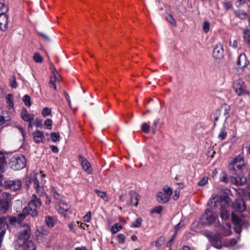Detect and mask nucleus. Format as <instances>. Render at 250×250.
I'll return each mask as SVG.
<instances>
[{
  "mask_svg": "<svg viewBox=\"0 0 250 250\" xmlns=\"http://www.w3.org/2000/svg\"><path fill=\"white\" fill-rule=\"evenodd\" d=\"M18 244L22 248V250H35L34 243L28 239L30 235V229L28 225H24L19 228Z\"/></svg>",
  "mask_w": 250,
  "mask_h": 250,
  "instance_id": "obj_1",
  "label": "nucleus"
},
{
  "mask_svg": "<svg viewBox=\"0 0 250 250\" xmlns=\"http://www.w3.org/2000/svg\"><path fill=\"white\" fill-rule=\"evenodd\" d=\"M32 178L30 179V183L33 184L34 188L36 189V192L40 196L45 195L46 194L44 192L43 188L40 185H43L45 181L43 179L44 175L42 172L39 173H35L33 172L32 174Z\"/></svg>",
  "mask_w": 250,
  "mask_h": 250,
  "instance_id": "obj_2",
  "label": "nucleus"
},
{
  "mask_svg": "<svg viewBox=\"0 0 250 250\" xmlns=\"http://www.w3.org/2000/svg\"><path fill=\"white\" fill-rule=\"evenodd\" d=\"M9 165L14 170H21L25 167L26 159L22 155H16L11 158Z\"/></svg>",
  "mask_w": 250,
  "mask_h": 250,
  "instance_id": "obj_3",
  "label": "nucleus"
},
{
  "mask_svg": "<svg viewBox=\"0 0 250 250\" xmlns=\"http://www.w3.org/2000/svg\"><path fill=\"white\" fill-rule=\"evenodd\" d=\"M229 167L230 170L234 171L236 173L238 174L241 173L245 168V162L243 158L240 156H237L229 165Z\"/></svg>",
  "mask_w": 250,
  "mask_h": 250,
  "instance_id": "obj_4",
  "label": "nucleus"
},
{
  "mask_svg": "<svg viewBox=\"0 0 250 250\" xmlns=\"http://www.w3.org/2000/svg\"><path fill=\"white\" fill-rule=\"evenodd\" d=\"M230 109L229 105L225 104L221 108L216 110L214 113L215 121H218L219 119H221L226 122L229 117Z\"/></svg>",
  "mask_w": 250,
  "mask_h": 250,
  "instance_id": "obj_5",
  "label": "nucleus"
},
{
  "mask_svg": "<svg viewBox=\"0 0 250 250\" xmlns=\"http://www.w3.org/2000/svg\"><path fill=\"white\" fill-rule=\"evenodd\" d=\"M172 192L173 190L171 188L167 186H165L163 188L162 191L158 192L157 196V201L161 203L167 202L170 199Z\"/></svg>",
  "mask_w": 250,
  "mask_h": 250,
  "instance_id": "obj_6",
  "label": "nucleus"
},
{
  "mask_svg": "<svg viewBox=\"0 0 250 250\" xmlns=\"http://www.w3.org/2000/svg\"><path fill=\"white\" fill-rule=\"evenodd\" d=\"M233 88L238 96L250 95L246 88L245 83L242 80H235L233 83Z\"/></svg>",
  "mask_w": 250,
  "mask_h": 250,
  "instance_id": "obj_7",
  "label": "nucleus"
},
{
  "mask_svg": "<svg viewBox=\"0 0 250 250\" xmlns=\"http://www.w3.org/2000/svg\"><path fill=\"white\" fill-rule=\"evenodd\" d=\"M229 197L227 196H221L219 198V202L221 206L220 217L222 219L227 220L229 218V213L227 210V207L229 206Z\"/></svg>",
  "mask_w": 250,
  "mask_h": 250,
  "instance_id": "obj_8",
  "label": "nucleus"
},
{
  "mask_svg": "<svg viewBox=\"0 0 250 250\" xmlns=\"http://www.w3.org/2000/svg\"><path fill=\"white\" fill-rule=\"evenodd\" d=\"M218 215L216 213L207 209L202 216L201 220L203 223L209 225L214 223Z\"/></svg>",
  "mask_w": 250,
  "mask_h": 250,
  "instance_id": "obj_9",
  "label": "nucleus"
},
{
  "mask_svg": "<svg viewBox=\"0 0 250 250\" xmlns=\"http://www.w3.org/2000/svg\"><path fill=\"white\" fill-rule=\"evenodd\" d=\"M70 206L63 202H61L59 205L58 211L59 213L64 218H67L71 214L70 210Z\"/></svg>",
  "mask_w": 250,
  "mask_h": 250,
  "instance_id": "obj_10",
  "label": "nucleus"
},
{
  "mask_svg": "<svg viewBox=\"0 0 250 250\" xmlns=\"http://www.w3.org/2000/svg\"><path fill=\"white\" fill-rule=\"evenodd\" d=\"M5 186L11 190H17L21 188V182L19 180H7L5 182Z\"/></svg>",
  "mask_w": 250,
  "mask_h": 250,
  "instance_id": "obj_11",
  "label": "nucleus"
},
{
  "mask_svg": "<svg viewBox=\"0 0 250 250\" xmlns=\"http://www.w3.org/2000/svg\"><path fill=\"white\" fill-rule=\"evenodd\" d=\"M208 237L212 246L218 249L222 248L221 241L218 234L209 235Z\"/></svg>",
  "mask_w": 250,
  "mask_h": 250,
  "instance_id": "obj_12",
  "label": "nucleus"
},
{
  "mask_svg": "<svg viewBox=\"0 0 250 250\" xmlns=\"http://www.w3.org/2000/svg\"><path fill=\"white\" fill-rule=\"evenodd\" d=\"M79 160L81 162L83 169L88 174H91L92 172V168L89 162L83 157L79 156Z\"/></svg>",
  "mask_w": 250,
  "mask_h": 250,
  "instance_id": "obj_13",
  "label": "nucleus"
},
{
  "mask_svg": "<svg viewBox=\"0 0 250 250\" xmlns=\"http://www.w3.org/2000/svg\"><path fill=\"white\" fill-rule=\"evenodd\" d=\"M224 49L223 45L221 43H217L214 48L213 55L214 58L218 59L223 57Z\"/></svg>",
  "mask_w": 250,
  "mask_h": 250,
  "instance_id": "obj_14",
  "label": "nucleus"
},
{
  "mask_svg": "<svg viewBox=\"0 0 250 250\" xmlns=\"http://www.w3.org/2000/svg\"><path fill=\"white\" fill-rule=\"evenodd\" d=\"M33 138L36 143H43L45 141V136L43 132L42 131L37 130L32 133Z\"/></svg>",
  "mask_w": 250,
  "mask_h": 250,
  "instance_id": "obj_15",
  "label": "nucleus"
},
{
  "mask_svg": "<svg viewBox=\"0 0 250 250\" xmlns=\"http://www.w3.org/2000/svg\"><path fill=\"white\" fill-rule=\"evenodd\" d=\"M234 209L239 212H242L246 209V205L244 201L242 199H238L235 201L233 204Z\"/></svg>",
  "mask_w": 250,
  "mask_h": 250,
  "instance_id": "obj_16",
  "label": "nucleus"
},
{
  "mask_svg": "<svg viewBox=\"0 0 250 250\" xmlns=\"http://www.w3.org/2000/svg\"><path fill=\"white\" fill-rule=\"evenodd\" d=\"M5 13L0 14V29L3 31L5 30L8 26V16Z\"/></svg>",
  "mask_w": 250,
  "mask_h": 250,
  "instance_id": "obj_17",
  "label": "nucleus"
},
{
  "mask_svg": "<svg viewBox=\"0 0 250 250\" xmlns=\"http://www.w3.org/2000/svg\"><path fill=\"white\" fill-rule=\"evenodd\" d=\"M21 117L24 121L26 122H31L34 118V115L32 114H28L24 107L21 110Z\"/></svg>",
  "mask_w": 250,
  "mask_h": 250,
  "instance_id": "obj_18",
  "label": "nucleus"
},
{
  "mask_svg": "<svg viewBox=\"0 0 250 250\" xmlns=\"http://www.w3.org/2000/svg\"><path fill=\"white\" fill-rule=\"evenodd\" d=\"M232 182L238 186H241L244 185L247 182V179L246 177L243 176H236L231 177Z\"/></svg>",
  "mask_w": 250,
  "mask_h": 250,
  "instance_id": "obj_19",
  "label": "nucleus"
},
{
  "mask_svg": "<svg viewBox=\"0 0 250 250\" xmlns=\"http://www.w3.org/2000/svg\"><path fill=\"white\" fill-rule=\"evenodd\" d=\"M231 219L235 226L242 227L244 224V221L234 213L231 214Z\"/></svg>",
  "mask_w": 250,
  "mask_h": 250,
  "instance_id": "obj_20",
  "label": "nucleus"
},
{
  "mask_svg": "<svg viewBox=\"0 0 250 250\" xmlns=\"http://www.w3.org/2000/svg\"><path fill=\"white\" fill-rule=\"evenodd\" d=\"M130 195L131 196L130 202L131 204L137 207L138 204V201L140 199V196L134 191H131L130 192Z\"/></svg>",
  "mask_w": 250,
  "mask_h": 250,
  "instance_id": "obj_21",
  "label": "nucleus"
},
{
  "mask_svg": "<svg viewBox=\"0 0 250 250\" xmlns=\"http://www.w3.org/2000/svg\"><path fill=\"white\" fill-rule=\"evenodd\" d=\"M11 195L8 192H4L1 194V199L0 200L1 201V203H7V209L9 208V204L11 200Z\"/></svg>",
  "mask_w": 250,
  "mask_h": 250,
  "instance_id": "obj_22",
  "label": "nucleus"
},
{
  "mask_svg": "<svg viewBox=\"0 0 250 250\" xmlns=\"http://www.w3.org/2000/svg\"><path fill=\"white\" fill-rule=\"evenodd\" d=\"M223 234L224 236H229L231 234V225L226 223L223 227Z\"/></svg>",
  "mask_w": 250,
  "mask_h": 250,
  "instance_id": "obj_23",
  "label": "nucleus"
},
{
  "mask_svg": "<svg viewBox=\"0 0 250 250\" xmlns=\"http://www.w3.org/2000/svg\"><path fill=\"white\" fill-rule=\"evenodd\" d=\"M246 64L247 60L246 56L244 54L240 55L237 61V64L240 66H242V67H244L246 65Z\"/></svg>",
  "mask_w": 250,
  "mask_h": 250,
  "instance_id": "obj_24",
  "label": "nucleus"
},
{
  "mask_svg": "<svg viewBox=\"0 0 250 250\" xmlns=\"http://www.w3.org/2000/svg\"><path fill=\"white\" fill-rule=\"evenodd\" d=\"M45 223L48 227L52 228L54 226L56 221L53 217L47 216L45 217Z\"/></svg>",
  "mask_w": 250,
  "mask_h": 250,
  "instance_id": "obj_25",
  "label": "nucleus"
},
{
  "mask_svg": "<svg viewBox=\"0 0 250 250\" xmlns=\"http://www.w3.org/2000/svg\"><path fill=\"white\" fill-rule=\"evenodd\" d=\"M95 191L100 197L103 198L104 201H105L106 202L109 201V199L107 193L105 192L100 191L98 189L95 190Z\"/></svg>",
  "mask_w": 250,
  "mask_h": 250,
  "instance_id": "obj_26",
  "label": "nucleus"
},
{
  "mask_svg": "<svg viewBox=\"0 0 250 250\" xmlns=\"http://www.w3.org/2000/svg\"><path fill=\"white\" fill-rule=\"evenodd\" d=\"M51 68L52 69V71L53 73V75L52 76L55 79H56V81H60L61 80V78L58 73L56 70L54 66L53 65H51Z\"/></svg>",
  "mask_w": 250,
  "mask_h": 250,
  "instance_id": "obj_27",
  "label": "nucleus"
},
{
  "mask_svg": "<svg viewBox=\"0 0 250 250\" xmlns=\"http://www.w3.org/2000/svg\"><path fill=\"white\" fill-rule=\"evenodd\" d=\"M7 103L10 108H12L14 106L13 104V96L11 94H8L6 96Z\"/></svg>",
  "mask_w": 250,
  "mask_h": 250,
  "instance_id": "obj_28",
  "label": "nucleus"
},
{
  "mask_svg": "<svg viewBox=\"0 0 250 250\" xmlns=\"http://www.w3.org/2000/svg\"><path fill=\"white\" fill-rule=\"evenodd\" d=\"M50 138L53 142H56L60 141V136L58 132H51Z\"/></svg>",
  "mask_w": 250,
  "mask_h": 250,
  "instance_id": "obj_29",
  "label": "nucleus"
},
{
  "mask_svg": "<svg viewBox=\"0 0 250 250\" xmlns=\"http://www.w3.org/2000/svg\"><path fill=\"white\" fill-rule=\"evenodd\" d=\"M8 11V7L4 4L3 0H0V14L6 13Z\"/></svg>",
  "mask_w": 250,
  "mask_h": 250,
  "instance_id": "obj_30",
  "label": "nucleus"
},
{
  "mask_svg": "<svg viewBox=\"0 0 250 250\" xmlns=\"http://www.w3.org/2000/svg\"><path fill=\"white\" fill-rule=\"evenodd\" d=\"M142 219L141 218H137L134 221L132 222L131 227L133 228H139L141 226Z\"/></svg>",
  "mask_w": 250,
  "mask_h": 250,
  "instance_id": "obj_31",
  "label": "nucleus"
},
{
  "mask_svg": "<svg viewBox=\"0 0 250 250\" xmlns=\"http://www.w3.org/2000/svg\"><path fill=\"white\" fill-rule=\"evenodd\" d=\"M33 60L37 63H42L43 61L42 57L38 52H36L33 56Z\"/></svg>",
  "mask_w": 250,
  "mask_h": 250,
  "instance_id": "obj_32",
  "label": "nucleus"
},
{
  "mask_svg": "<svg viewBox=\"0 0 250 250\" xmlns=\"http://www.w3.org/2000/svg\"><path fill=\"white\" fill-rule=\"evenodd\" d=\"M122 225L120 224L116 223L112 227L111 231L113 233H116L118 231H119L122 229Z\"/></svg>",
  "mask_w": 250,
  "mask_h": 250,
  "instance_id": "obj_33",
  "label": "nucleus"
},
{
  "mask_svg": "<svg viewBox=\"0 0 250 250\" xmlns=\"http://www.w3.org/2000/svg\"><path fill=\"white\" fill-rule=\"evenodd\" d=\"M22 100L26 106L29 107L31 105V99L29 95H24L22 98Z\"/></svg>",
  "mask_w": 250,
  "mask_h": 250,
  "instance_id": "obj_34",
  "label": "nucleus"
},
{
  "mask_svg": "<svg viewBox=\"0 0 250 250\" xmlns=\"http://www.w3.org/2000/svg\"><path fill=\"white\" fill-rule=\"evenodd\" d=\"M236 15L240 19H245L247 17V13L241 10H238L235 12Z\"/></svg>",
  "mask_w": 250,
  "mask_h": 250,
  "instance_id": "obj_35",
  "label": "nucleus"
},
{
  "mask_svg": "<svg viewBox=\"0 0 250 250\" xmlns=\"http://www.w3.org/2000/svg\"><path fill=\"white\" fill-rule=\"evenodd\" d=\"M227 135V132L224 129H222L218 135V138L221 140H223L226 139Z\"/></svg>",
  "mask_w": 250,
  "mask_h": 250,
  "instance_id": "obj_36",
  "label": "nucleus"
},
{
  "mask_svg": "<svg viewBox=\"0 0 250 250\" xmlns=\"http://www.w3.org/2000/svg\"><path fill=\"white\" fill-rule=\"evenodd\" d=\"M52 121L51 119H47L44 122V125L45 126V128L47 129H52Z\"/></svg>",
  "mask_w": 250,
  "mask_h": 250,
  "instance_id": "obj_37",
  "label": "nucleus"
},
{
  "mask_svg": "<svg viewBox=\"0 0 250 250\" xmlns=\"http://www.w3.org/2000/svg\"><path fill=\"white\" fill-rule=\"evenodd\" d=\"M5 164L6 161L4 154L0 152V168H1Z\"/></svg>",
  "mask_w": 250,
  "mask_h": 250,
  "instance_id": "obj_38",
  "label": "nucleus"
},
{
  "mask_svg": "<svg viewBox=\"0 0 250 250\" xmlns=\"http://www.w3.org/2000/svg\"><path fill=\"white\" fill-rule=\"evenodd\" d=\"M162 210H163V207L161 206H159L156 207L155 208H153L151 210V213H157V214H160V213H161V212H162Z\"/></svg>",
  "mask_w": 250,
  "mask_h": 250,
  "instance_id": "obj_39",
  "label": "nucleus"
},
{
  "mask_svg": "<svg viewBox=\"0 0 250 250\" xmlns=\"http://www.w3.org/2000/svg\"><path fill=\"white\" fill-rule=\"evenodd\" d=\"M52 191L53 192V196L55 199L58 201H61L62 196L60 194L57 193L55 190V189L53 188L52 189Z\"/></svg>",
  "mask_w": 250,
  "mask_h": 250,
  "instance_id": "obj_40",
  "label": "nucleus"
},
{
  "mask_svg": "<svg viewBox=\"0 0 250 250\" xmlns=\"http://www.w3.org/2000/svg\"><path fill=\"white\" fill-rule=\"evenodd\" d=\"M202 28L205 32H208L209 30V23L208 21H204Z\"/></svg>",
  "mask_w": 250,
  "mask_h": 250,
  "instance_id": "obj_41",
  "label": "nucleus"
},
{
  "mask_svg": "<svg viewBox=\"0 0 250 250\" xmlns=\"http://www.w3.org/2000/svg\"><path fill=\"white\" fill-rule=\"evenodd\" d=\"M51 112V109L48 108V107H45L43 109L42 111V115L43 116L45 117L46 116H48L50 115V114Z\"/></svg>",
  "mask_w": 250,
  "mask_h": 250,
  "instance_id": "obj_42",
  "label": "nucleus"
},
{
  "mask_svg": "<svg viewBox=\"0 0 250 250\" xmlns=\"http://www.w3.org/2000/svg\"><path fill=\"white\" fill-rule=\"evenodd\" d=\"M7 210V204L6 203H1L0 200V211L5 212Z\"/></svg>",
  "mask_w": 250,
  "mask_h": 250,
  "instance_id": "obj_43",
  "label": "nucleus"
},
{
  "mask_svg": "<svg viewBox=\"0 0 250 250\" xmlns=\"http://www.w3.org/2000/svg\"><path fill=\"white\" fill-rule=\"evenodd\" d=\"M56 82V79H54L52 76L51 77L50 81V87L56 90L57 87L55 84V82Z\"/></svg>",
  "mask_w": 250,
  "mask_h": 250,
  "instance_id": "obj_44",
  "label": "nucleus"
},
{
  "mask_svg": "<svg viewBox=\"0 0 250 250\" xmlns=\"http://www.w3.org/2000/svg\"><path fill=\"white\" fill-rule=\"evenodd\" d=\"M118 242L120 244L125 243V236L123 234H119L117 235Z\"/></svg>",
  "mask_w": 250,
  "mask_h": 250,
  "instance_id": "obj_45",
  "label": "nucleus"
},
{
  "mask_svg": "<svg viewBox=\"0 0 250 250\" xmlns=\"http://www.w3.org/2000/svg\"><path fill=\"white\" fill-rule=\"evenodd\" d=\"M142 130L145 133H147L149 131V126L146 123L142 124L141 126Z\"/></svg>",
  "mask_w": 250,
  "mask_h": 250,
  "instance_id": "obj_46",
  "label": "nucleus"
},
{
  "mask_svg": "<svg viewBox=\"0 0 250 250\" xmlns=\"http://www.w3.org/2000/svg\"><path fill=\"white\" fill-rule=\"evenodd\" d=\"M208 177H204L198 183V185L199 186H205L208 181Z\"/></svg>",
  "mask_w": 250,
  "mask_h": 250,
  "instance_id": "obj_47",
  "label": "nucleus"
},
{
  "mask_svg": "<svg viewBox=\"0 0 250 250\" xmlns=\"http://www.w3.org/2000/svg\"><path fill=\"white\" fill-rule=\"evenodd\" d=\"M250 30L249 29H246L244 31V39L247 42L248 38L250 39Z\"/></svg>",
  "mask_w": 250,
  "mask_h": 250,
  "instance_id": "obj_48",
  "label": "nucleus"
},
{
  "mask_svg": "<svg viewBox=\"0 0 250 250\" xmlns=\"http://www.w3.org/2000/svg\"><path fill=\"white\" fill-rule=\"evenodd\" d=\"M164 239L162 237H160L155 242V246L159 247L164 244Z\"/></svg>",
  "mask_w": 250,
  "mask_h": 250,
  "instance_id": "obj_49",
  "label": "nucleus"
},
{
  "mask_svg": "<svg viewBox=\"0 0 250 250\" xmlns=\"http://www.w3.org/2000/svg\"><path fill=\"white\" fill-rule=\"evenodd\" d=\"M167 21L173 25L176 26V22L173 17L171 15H169L167 17Z\"/></svg>",
  "mask_w": 250,
  "mask_h": 250,
  "instance_id": "obj_50",
  "label": "nucleus"
},
{
  "mask_svg": "<svg viewBox=\"0 0 250 250\" xmlns=\"http://www.w3.org/2000/svg\"><path fill=\"white\" fill-rule=\"evenodd\" d=\"M91 218V214L90 212H88L83 216V221L86 222H89Z\"/></svg>",
  "mask_w": 250,
  "mask_h": 250,
  "instance_id": "obj_51",
  "label": "nucleus"
},
{
  "mask_svg": "<svg viewBox=\"0 0 250 250\" xmlns=\"http://www.w3.org/2000/svg\"><path fill=\"white\" fill-rule=\"evenodd\" d=\"M237 243V241L235 238H231L229 239L227 244L228 246H233Z\"/></svg>",
  "mask_w": 250,
  "mask_h": 250,
  "instance_id": "obj_52",
  "label": "nucleus"
},
{
  "mask_svg": "<svg viewBox=\"0 0 250 250\" xmlns=\"http://www.w3.org/2000/svg\"><path fill=\"white\" fill-rule=\"evenodd\" d=\"M68 227L71 231H72L73 232H76L75 229V225H74V224L73 222H71V223H69L68 225Z\"/></svg>",
  "mask_w": 250,
  "mask_h": 250,
  "instance_id": "obj_53",
  "label": "nucleus"
},
{
  "mask_svg": "<svg viewBox=\"0 0 250 250\" xmlns=\"http://www.w3.org/2000/svg\"><path fill=\"white\" fill-rule=\"evenodd\" d=\"M180 195V190L179 189H176L174 191V194L173 196V199L174 200H176L178 199Z\"/></svg>",
  "mask_w": 250,
  "mask_h": 250,
  "instance_id": "obj_54",
  "label": "nucleus"
},
{
  "mask_svg": "<svg viewBox=\"0 0 250 250\" xmlns=\"http://www.w3.org/2000/svg\"><path fill=\"white\" fill-rule=\"evenodd\" d=\"M64 96H65L66 99L67 100V101L68 103L69 106L71 107V101H70V98L69 94L67 92H64Z\"/></svg>",
  "mask_w": 250,
  "mask_h": 250,
  "instance_id": "obj_55",
  "label": "nucleus"
},
{
  "mask_svg": "<svg viewBox=\"0 0 250 250\" xmlns=\"http://www.w3.org/2000/svg\"><path fill=\"white\" fill-rule=\"evenodd\" d=\"M217 197V195H215V194H213L211 197V198L210 199V201L209 202H208V204L210 203V202H211V206L212 205V203H213V202L214 201V205L213 206H215V205H216V203H215V198L216 197Z\"/></svg>",
  "mask_w": 250,
  "mask_h": 250,
  "instance_id": "obj_56",
  "label": "nucleus"
},
{
  "mask_svg": "<svg viewBox=\"0 0 250 250\" xmlns=\"http://www.w3.org/2000/svg\"><path fill=\"white\" fill-rule=\"evenodd\" d=\"M238 140V137L236 135H233L230 139V142L231 144L236 143Z\"/></svg>",
  "mask_w": 250,
  "mask_h": 250,
  "instance_id": "obj_57",
  "label": "nucleus"
},
{
  "mask_svg": "<svg viewBox=\"0 0 250 250\" xmlns=\"http://www.w3.org/2000/svg\"><path fill=\"white\" fill-rule=\"evenodd\" d=\"M183 226V223L182 222L179 223L174 227L175 231L176 232L180 228Z\"/></svg>",
  "mask_w": 250,
  "mask_h": 250,
  "instance_id": "obj_58",
  "label": "nucleus"
},
{
  "mask_svg": "<svg viewBox=\"0 0 250 250\" xmlns=\"http://www.w3.org/2000/svg\"><path fill=\"white\" fill-rule=\"evenodd\" d=\"M229 44L233 48H236L237 46V41L236 40H234L232 42L230 41Z\"/></svg>",
  "mask_w": 250,
  "mask_h": 250,
  "instance_id": "obj_59",
  "label": "nucleus"
},
{
  "mask_svg": "<svg viewBox=\"0 0 250 250\" xmlns=\"http://www.w3.org/2000/svg\"><path fill=\"white\" fill-rule=\"evenodd\" d=\"M34 124L37 127H41L42 125L41 121L38 119H36Z\"/></svg>",
  "mask_w": 250,
  "mask_h": 250,
  "instance_id": "obj_60",
  "label": "nucleus"
},
{
  "mask_svg": "<svg viewBox=\"0 0 250 250\" xmlns=\"http://www.w3.org/2000/svg\"><path fill=\"white\" fill-rule=\"evenodd\" d=\"M10 85L12 87L16 88L17 86V84L15 78H14V80L11 82Z\"/></svg>",
  "mask_w": 250,
  "mask_h": 250,
  "instance_id": "obj_61",
  "label": "nucleus"
},
{
  "mask_svg": "<svg viewBox=\"0 0 250 250\" xmlns=\"http://www.w3.org/2000/svg\"><path fill=\"white\" fill-rule=\"evenodd\" d=\"M45 196L46 197L45 204L46 205H49L51 203V198L46 194H45Z\"/></svg>",
  "mask_w": 250,
  "mask_h": 250,
  "instance_id": "obj_62",
  "label": "nucleus"
},
{
  "mask_svg": "<svg viewBox=\"0 0 250 250\" xmlns=\"http://www.w3.org/2000/svg\"><path fill=\"white\" fill-rule=\"evenodd\" d=\"M175 237V235L173 236V237L170 239V240L167 242V247H170L172 244H173L174 239Z\"/></svg>",
  "mask_w": 250,
  "mask_h": 250,
  "instance_id": "obj_63",
  "label": "nucleus"
},
{
  "mask_svg": "<svg viewBox=\"0 0 250 250\" xmlns=\"http://www.w3.org/2000/svg\"><path fill=\"white\" fill-rule=\"evenodd\" d=\"M50 147H51L52 151L53 152L56 153V152H58L59 150H58V147L57 146H51Z\"/></svg>",
  "mask_w": 250,
  "mask_h": 250,
  "instance_id": "obj_64",
  "label": "nucleus"
}]
</instances>
